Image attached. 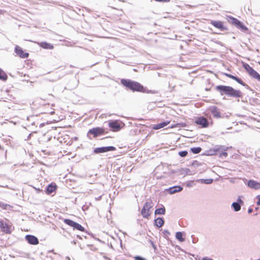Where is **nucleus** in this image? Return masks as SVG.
Masks as SVG:
<instances>
[{
    "instance_id": "4c0bfd02",
    "label": "nucleus",
    "mask_w": 260,
    "mask_h": 260,
    "mask_svg": "<svg viewBox=\"0 0 260 260\" xmlns=\"http://www.w3.org/2000/svg\"><path fill=\"white\" fill-rule=\"evenodd\" d=\"M135 260H145L144 258L137 256L135 257Z\"/></svg>"
},
{
    "instance_id": "473e14b6",
    "label": "nucleus",
    "mask_w": 260,
    "mask_h": 260,
    "mask_svg": "<svg viewBox=\"0 0 260 260\" xmlns=\"http://www.w3.org/2000/svg\"><path fill=\"white\" fill-rule=\"evenodd\" d=\"M163 234L165 238L168 237L170 235V233L168 230H164L163 231Z\"/></svg>"
},
{
    "instance_id": "1a4fd4ad",
    "label": "nucleus",
    "mask_w": 260,
    "mask_h": 260,
    "mask_svg": "<svg viewBox=\"0 0 260 260\" xmlns=\"http://www.w3.org/2000/svg\"><path fill=\"white\" fill-rule=\"evenodd\" d=\"M208 110L212 114L214 117L217 118L221 117L220 111L216 106H210L209 107Z\"/></svg>"
},
{
    "instance_id": "0eeeda50",
    "label": "nucleus",
    "mask_w": 260,
    "mask_h": 260,
    "mask_svg": "<svg viewBox=\"0 0 260 260\" xmlns=\"http://www.w3.org/2000/svg\"><path fill=\"white\" fill-rule=\"evenodd\" d=\"M0 228L2 230L6 233H10L12 231V228L10 225H9L6 221L0 220Z\"/></svg>"
},
{
    "instance_id": "39448f33",
    "label": "nucleus",
    "mask_w": 260,
    "mask_h": 260,
    "mask_svg": "<svg viewBox=\"0 0 260 260\" xmlns=\"http://www.w3.org/2000/svg\"><path fill=\"white\" fill-rule=\"evenodd\" d=\"M228 149V147H225L224 146H217L215 149L213 150H210L211 153L209 154V155H213L215 154L216 152L219 151L221 152L220 156H226L227 155V153L225 152H222L223 151H225Z\"/></svg>"
},
{
    "instance_id": "7ed1b4c3",
    "label": "nucleus",
    "mask_w": 260,
    "mask_h": 260,
    "mask_svg": "<svg viewBox=\"0 0 260 260\" xmlns=\"http://www.w3.org/2000/svg\"><path fill=\"white\" fill-rule=\"evenodd\" d=\"M152 202L151 201L146 202L141 211V214L142 216L145 218H148L149 216L151 214L150 211V209L152 207Z\"/></svg>"
},
{
    "instance_id": "72a5a7b5",
    "label": "nucleus",
    "mask_w": 260,
    "mask_h": 260,
    "mask_svg": "<svg viewBox=\"0 0 260 260\" xmlns=\"http://www.w3.org/2000/svg\"><path fill=\"white\" fill-rule=\"evenodd\" d=\"M238 27L240 28L243 30H246L247 28L244 26L242 23H241V25H239Z\"/></svg>"
},
{
    "instance_id": "393cba45",
    "label": "nucleus",
    "mask_w": 260,
    "mask_h": 260,
    "mask_svg": "<svg viewBox=\"0 0 260 260\" xmlns=\"http://www.w3.org/2000/svg\"><path fill=\"white\" fill-rule=\"evenodd\" d=\"M56 189V186L52 185L51 184H50L48 186L46 189V192L48 193H51L53 192Z\"/></svg>"
},
{
    "instance_id": "bb28decb",
    "label": "nucleus",
    "mask_w": 260,
    "mask_h": 260,
    "mask_svg": "<svg viewBox=\"0 0 260 260\" xmlns=\"http://www.w3.org/2000/svg\"><path fill=\"white\" fill-rule=\"evenodd\" d=\"M7 79V74L0 68V79L5 81Z\"/></svg>"
},
{
    "instance_id": "b1692460",
    "label": "nucleus",
    "mask_w": 260,
    "mask_h": 260,
    "mask_svg": "<svg viewBox=\"0 0 260 260\" xmlns=\"http://www.w3.org/2000/svg\"><path fill=\"white\" fill-rule=\"evenodd\" d=\"M232 207L234 208V210L236 212L241 210V205L238 203L234 202L232 204Z\"/></svg>"
},
{
    "instance_id": "ea45409f",
    "label": "nucleus",
    "mask_w": 260,
    "mask_h": 260,
    "mask_svg": "<svg viewBox=\"0 0 260 260\" xmlns=\"http://www.w3.org/2000/svg\"><path fill=\"white\" fill-rule=\"evenodd\" d=\"M202 260H213V259H211V258H207V257H203V258L202 259Z\"/></svg>"
},
{
    "instance_id": "a18cd8bd",
    "label": "nucleus",
    "mask_w": 260,
    "mask_h": 260,
    "mask_svg": "<svg viewBox=\"0 0 260 260\" xmlns=\"http://www.w3.org/2000/svg\"><path fill=\"white\" fill-rule=\"evenodd\" d=\"M210 90V89L206 88V90H207V91H208V90Z\"/></svg>"
},
{
    "instance_id": "4468645a",
    "label": "nucleus",
    "mask_w": 260,
    "mask_h": 260,
    "mask_svg": "<svg viewBox=\"0 0 260 260\" xmlns=\"http://www.w3.org/2000/svg\"><path fill=\"white\" fill-rule=\"evenodd\" d=\"M247 185L251 188L255 189H260V183L253 180H250L247 183Z\"/></svg>"
},
{
    "instance_id": "7c9ffc66",
    "label": "nucleus",
    "mask_w": 260,
    "mask_h": 260,
    "mask_svg": "<svg viewBox=\"0 0 260 260\" xmlns=\"http://www.w3.org/2000/svg\"><path fill=\"white\" fill-rule=\"evenodd\" d=\"M179 154L181 157H184L187 154V152L186 151H181L179 152Z\"/></svg>"
},
{
    "instance_id": "79ce46f5",
    "label": "nucleus",
    "mask_w": 260,
    "mask_h": 260,
    "mask_svg": "<svg viewBox=\"0 0 260 260\" xmlns=\"http://www.w3.org/2000/svg\"><path fill=\"white\" fill-rule=\"evenodd\" d=\"M252 211H253L252 209H249L248 210V212L249 213H251L252 212Z\"/></svg>"
},
{
    "instance_id": "f8f14e48",
    "label": "nucleus",
    "mask_w": 260,
    "mask_h": 260,
    "mask_svg": "<svg viewBox=\"0 0 260 260\" xmlns=\"http://www.w3.org/2000/svg\"><path fill=\"white\" fill-rule=\"evenodd\" d=\"M183 187L180 186H174L167 189L166 190L171 194L182 191Z\"/></svg>"
},
{
    "instance_id": "20e7f679",
    "label": "nucleus",
    "mask_w": 260,
    "mask_h": 260,
    "mask_svg": "<svg viewBox=\"0 0 260 260\" xmlns=\"http://www.w3.org/2000/svg\"><path fill=\"white\" fill-rule=\"evenodd\" d=\"M64 222L67 224L72 227H73L74 229H77L82 232L84 231V228L81 225L72 220L69 219H65L64 220Z\"/></svg>"
},
{
    "instance_id": "f704fd0d",
    "label": "nucleus",
    "mask_w": 260,
    "mask_h": 260,
    "mask_svg": "<svg viewBox=\"0 0 260 260\" xmlns=\"http://www.w3.org/2000/svg\"><path fill=\"white\" fill-rule=\"evenodd\" d=\"M235 80H236L239 83H240L241 84H243V81L240 79H239V78L236 77V79H235Z\"/></svg>"
},
{
    "instance_id": "e433bc0d",
    "label": "nucleus",
    "mask_w": 260,
    "mask_h": 260,
    "mask_svg": "<svg viewBox=\"0 0 260 260\" xmlns=\"http://www.w3.org/2000/svg\"><path fill=\"white\" fill-rule=\"evenodd\" d=\"M256 199H257V201L256 202V204L259 206L260 205V197L259 196H256Z\"/></svg>"
},
{
    "instance_id": "2f4dec72",
    "label": "nucleus",
    "mask_w": 260,
    "mask_h": 260,
    "mask_svg": "<svg viewBox=\"0 0 260 260\" xmlns=\"http://www.w3.org/2000/svg\"><path fill=\"white\" fill-rule=\"evenodd\" d=\"M0 207H2L4 209H7V207H9V205L0 202Z\"/></svg>"
},
{
    "instance_id": "a19ab883",
    "label": "nucleus",
    "mask_w": 260,
    "mask_h": 260,
    "mask_svg": "<svg viewBox=\"0 0 260 260\" xmlns=\"http://www.w3.org/2000/svg\"><path fill=\"white\" fill-rule=\"evenodd\" d=\"M151 244L154 249L156 248V246L154 245V244L152 242H151Z\"/></svg>"
},
{
    "instance_id": "ddd939ff",
    "label": "nucleus",
    "mask_w": 260,
    "mask_h": 260,
    "mask_svg": "<svg viewBox=\"0 0 260 260\" xmlns=\"http://www.w3.org/2000/svg\"><path fill=\"white\" fill-rule=\"evenodd\" d=\"M196 122L198 124L201 125L204 127H206L208 125V122L207 119L203 117L198 118L196 121Z\"/></svg>"
},
{
    "instance_id": "a878e982",
    "label": "nucleus",
    "mask_w": 260,
    "mask_h": 260,
    "mask_svg": "<svg viewBox=\"0 0 260 260\" xmlns=\"http://www.w3.org/2000/svg\"><path fill=\"white\" fill-rule=\"evenodd\" d=\"M231 20V22L235 25L237 27L239 25H241V22L240 21H239L238 19L235 18H233V17H230V18Z\"/></svg>"
},
{
    "instance_id": "c756f323",
    "label": "nucleus",
    "mask_w": 260,
    "mask_h": 260,
    "mask_svg": "<svg viewBox=\"0 0 260 260\" xmlns=\"http://www.w3.org/2000/svg\"><path fill=\"white\" fill-rule=\"evenodd\" d=\"M244 67L247 72L249 73L253 69L248 64H245Z\"/></svg>"
},
{
    "instance_id": "2eb2a0df",
    "label": "nucleus",
    "mask_w": 260,
    "mask_h": 260,
    "mask_svg": "<svg viewBox=\"0 0 260 260\" xmlns=\"http://www.w3.org/2000/svg\"><path fill=\"white\" fill-rule=\"evenodd\" d=\"M179 175L182 176V177H184L186 175H191L193 173H191L190 170L188 169H181L179 170L178 173Z\"/></svg>"
},
{
    "instance_id": "9b49d317",
    "label": "nucleus",
    "mask_w": 260,
    "mask_h": 260,
    "mask_svg": "<svg viewBox=\"0 0 260 260\" xmlns=\"http://www.w3.org/2000/svg\"><path fill=\"white\" fill-rule=\"evenodd\" d=\"M15 51L17 55L19 56L21 58H25L28 56V53H24L21 48L18 46L15 47Z\"/></svg>"
},
{
    "instance_id": "412c9836",
    "label": "nucleus",
    "mask_w": 260,
    "mask_h": 260,
    "mask_svg": "<svg viewBox=\"0 0 260 260\" xmlns=\"http://www.w3.org/2000/svg\"><path fill=\"white\" fill-rule=\"evenodd\" d=\"M249 74L253 78L257 79L258 81H260V75L253 69L249 72Z\"/></svg>"
},
{
    "instance_id": "c9c22d12",
    "label": "nucleus",
    "mask_w": 260,
    "mask_h": 260,
    "mask_svg": "<svg viewBox=\"0 0 260 260\" xmlns=\"http://www.w3.org/2000/svg\"><path fill=\"white\" fill-rule=\"evenodd\" d=\"M226 75L228 77H229L230 78H231V79H234V80L236 79V76H233V75H231V74H226Z\"/></svg>"
},
{
    "instance_id": "a211bd4d",
    "label": "nucleus",
    "mask_w": 260,
    "mask_h": 260,
    "mask_svg": "<svg viewBox=\"0 0 260 260\" xmlns=\"http://www.w3.org/2000/svg\"><path fill=\"white\" fill-rule=\"evenodd\" d=\"M39 45L40 46L45 49H52L53 48L52 45L47 42H41L39 43Z\"/></svg>"
},
{
    "instance_id": "f3484780",
    "label": "nucleus",
    "mask_w": 260,
    "mask_h": 260,
    "mask_svg": "<svg viewBox=\"0 0 260 260\" xmlns=\"http://www.w3.org/2000/svg\"><path fill=\"white\" fill-rule=\"evenodd\" d=\"M211 23L215 27L222 29L223 28V25L222 23L220 21H214L212 20Z\"/></svg>"
},
{
    "instance_id": "5701e85b",
    "label": "nucleus",
    "mask_w": 260,
    "mask_h": 260,
    "mask_svg": "<svg viewBox=\"0 0 260 260\" xmlns=\"http://www.w3.org/2000/svg\"><path fill=\"white\" fill-rule=\"evenodd\" d=\"M166 209L164 207L158 208L155 210V214H158V215H164L165 214Z\"/></svg>"
},
{
    "instance_id": "9d476101",
    "label": "nucleus",
    "mask_w": 260,
    "mask_h": 260,
    "mask_svg": "<svg viewBox=\"0 0 260 260\" xmlns=\"http://www.w3.org/2000/svg\"><path fill=\"white\" fill-rule=\"evenodd\" d=\"M25 239L30 244L37 245L39 243L38 238L33 235H27L25 236Z\"/></svg>"
},
{
    "instance_id": "f03ea898",
    "label": "nucleus",
    "mask_w": 260,
    "mask_h": 260,
    "mask_svg": "<svg viewBox=\"0 0 260 260\" xmlns=\"http://www.w3.org/2000/svg\"><path fill=\"white\" fill-rule=\"evenodd\" d=\"M121 82L124 86L133 90L140 91L143 89V86L136 82L132 81L129 80L122 79Z\"/></svg>"
},
{
    "instance_id": "6ab92c4d",
    "label": "nucleus",
    "mask_w": 260,
    "mask_h": 260,
    "mask_svg": "<svg viewBox=\"0 0 260 260\" xmlns=\"http://www.w3.org/2000/svg\"><path fill=\"white\" fill-rule=\"evenodd\" d=\"M213 180L212 179H197L196 180L197 182L206 184H211L213 182Z\"/></svg>"
},
{
    "instance_id": "6e6552de",
    "label": "nucleus",
    "mask_w": 260,
    "mask_h": 260,
    "mask_svg": "<svg viewBox=\"0 0 260 260\" xmlns=\"http://www.w3.org/2000/svg\"><path fill=\"white\" fill-rule=\"evenodd\" d=\"M104 130L100 127H95L90 129L88 133V134L93 135L94 137H98L99 135L103 134Z\"/></svg>"
},
{
    "instance_id": "37998d69",
    "label": "nucleus",
    "mask_w": 260,
    "mask_h": 260,
    "mask_svg": "<svg viewBox=\"0 0 260 260\" xmlns=\"http://www.w3.org/2000/svg\"><path fill=\"white\" fill-rule=\"evenodd\" d=\"M192 184H191V183H188L187 184V186L188 187H190V186H192Z\"/></svg>"
},
{
    "instance_id": "f257e3e1",
    "label": "nucleus",
    "mask_w": 260,
    "mask_h": 260,
    "mask_svg": "<svg viewBox=\"0 0 260 260\" xmlns=\"http://www.w3.org/2000/svg\"><path fill=\"white\" fill-rule=\"evenodd\" d=\"M216 89L220 92L221 95L225 94L229 96L236 98L241 96L240 91L236 90L231 86L218 85L216 87Z\"/></svg>"
},
{
    "instance_id": "423d86ee",
    "label": "nucleus",
    "mask_w": 260,
    "mask_h": 260,
    "mask_svg": "<svg viewBox=\"0 0 260 260\" xmlns=\"http://www.w3.org/2000/svg\"><path fill=\"white\" fill-rule=\"evenodd\" d=\"M116 148L113 146H106L100 148H96L94 149V152L96 153H104L108 151H114Z\"/></svg>"
},
{
    "instance_id": "58836bf2",
    "label": "nucleus",
    "mask_w": 260,
    "mask_h": 260,
    "mask_svg": "<svg viewBox=\"0 0 260 260\" xmlns=\"http://www.w3.org/2000/svg\"><path fill=\"white\" fill-rule=\"evenodd\" d=\"M237 202L236 203H238L239 204H243V201L240 199V198L239 197L238 199H237Z\"/></svg>"
},
{
    "instance_id": "cd10ccee",
    "label": "nucleus",
    "mask_w": 260,
    "mask_h": 260,
    "mask_svg": "<svg viewBox=\"0 0 260 260\" xmlns=\"http://www.w3.org/2000/svg\"><path fill=\"white\" fill-rule=\"evenodd\" d=\"M176 238L180 242L184 241V239L182 238V234L180 232H178L176 233Z\"/></svg>"
},
{
    "instance_id": "aec40b11",
    "label": "nucleus",
    "mask_w": 260,
    "mask_h": 260,
    "mask_svg": "<svg viewBox=\"0 0 260 260\" xmlns=\"http://www.w3.org/2000/svg\"><path fill=\"white\" fill-rule=\"evenodd\" d=\"M164 223V221L162 218L158 217L155 219V225L158 227H161Z\"/></svg>"
},
{
    "instance_id": "c03bdc74",
    "label": "nucleus",
    "mask_w": 260,
    "mask_h": 260,
    "mask_svg": "<svg viewBox=\"0 0 260 260\" xmlns=\"http://www.w3.org/2000/svg\"><path fill=\"white\" fill-rule=\"evenodd\" d=\"M67 258L68 259V260H70V258L69 257H67Z\"/></svg>"
},
{
    "instance_id": "dca6fc26",
    "label": "nucleus",
    "mask_w": 260,
    "mask_h": 260,
    "mask_svg": "<svg viewBox=\"0 0 260 260\" xmlns=\"http://www.w3.org/2000/svg\"><path fill=\"white\" fill-rule=\"evenodd\" d=\"M109 126L113 131H118L120 129V125L117 121H111L109 123Z\"/></svg>"
},
{
    "instance_id": "4be33fe9",
    "label": "nucleus",
    "mask_w": 260,
    "mask_h": 260,
    "mask_svg": "<svg viewBox=\"0 0 260 260\" xmlns=\"http://www.w3.org/2000/svg\"><path fill=\"white\" fill-rule=\"evenodd\" d=\"M169 123V122H163L161 123H160L158 124L155 125L154 126V129H158L159 128L164 127L165 126H167Z\"/></svg>"
},
{
    "instance_id": "c85d7f7f",
    "label": "nucleus",
    "mask_w": 260,
    "mask_h": 260,
    "mask_svg": "<svg viewBox=\"0 0 260 260\" xmlns=\"http://www.w3.org/2000/svg\"><path fill=\"white\" fill-rule=\"evenodd\" d=\"M191 152H192L194 154H197V153H200L201 150H202V149L201 147H194V148H191L190 149Z\"/></svg>"
}]
</instances>
